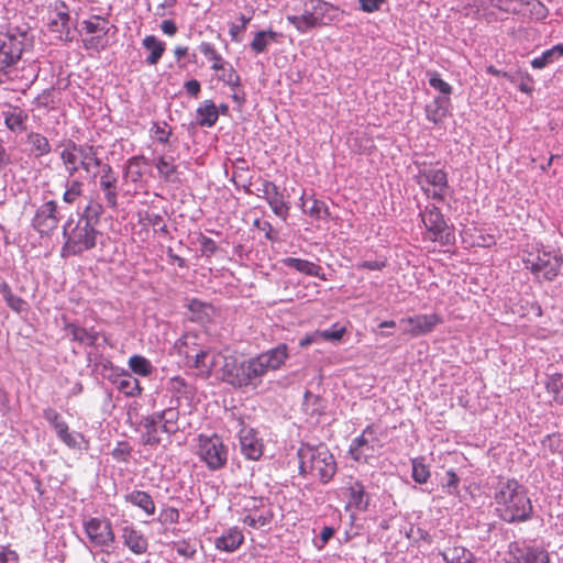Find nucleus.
<instances>
[{
  "instance_id": "nucleus-38",
  "label": "nucleus",
  "mask_w": 563,
  "mask_h": 563,
  "mask_svg": "<svg viewBox=\"0 0 563 563\" xmlns=\"http://www.w3.org/2000/svg\"><path fill=\"white\" fill-rule=\"evenodd\" d=\"M441 554L445 563H471L474 559L470 550L460 545L449 547Z\"/></svg>"
},
{
  "instance_id": "nucleus-11",
  "label": "nucleus",
  "mask_w": 563,
  "mask_h": 563,
  "mask_svg": "<svg viewBox=\"0 0 563 563\" xmlns=\"http://www.w3.org/2000/svg\"><path fill=\"white\" fill-rule=\"evenodd\" d=\"M417 184L427 197L439 202L444 201L445 192L449 189L448 174L439 168H423L417 175Z\"/></svg>"
},
{
  "instance_id": "nucleus-25",
  "label": "nucleus",
  "mask_w": 563,
  "mask_h": 563,
  "mask_svg": "<svg viewBox=\"0 0 563 563\" xmlns=\"http://www.w3.org/2000/svg\"><path fill=\"white\" fill-rule=\"evenodd\" d=\"M300 207L302 212L317 220H327L330 217L329 208L322 200L317 199L313 195L300 197Z\"/></svg>"
},
{
  "instance_id": "nucleus-8",
  "label": "nucleus",
  "mask_w": 563,
  "mask_h": 563,
  "mask_svg": "<svg viewBox=\"0 0 563 563\" xmlns=\"http://www.w3.org/2000/svg\"><path fill=\"white\" fill-rule=\"evenodd\" d=\"M196 361L190 363V367L197 369V375L207 379L213 374H220L222 380H225L227 371L230 367L231 355H225L221 351L206 346L200 354H196Z\"/></svg>"
},
{
  "instance_id": "nucleus-10",
  "label": "nucleus",
  "mask_w": 563,
  "mask_h": 563,
  "mask_svg": "<svg viewBox=\"0 0 563 563\" xmlns=\"http://www.w3.org/2000/svg\"><path fill=\"white\" fill-rule=\"evenodd\" d=\"M82 526L90 543L109 554L115 541L110 520L91 517Z\"/></svg>"
},
{
  "instance_id": "nucleus-9",
  "label": "nucleus",
  "mask_w": 563,
  "mask_h": 563,
  "mask_svg": "<svg viewBox=\"0 0 563 563\" xmlns=\"http://www.w3.org/2000/svg\"><path fill=\"white\" fill-rule=\"evenodd\" d=\"M103 211L99 202L90 201L82 213V219L74 231L73 241L75 244H82L84 246H96L100 241L98 240L100 233L95 229V224L99 222V218ZM103 242H101L102 244Z\"/></svg>"
},
{
  "instance_id": "nucleus-27",
  "label": "nucleus",
  "mask_w": 563,
  "mask_h": 563,
  "mask_svg": "<svg viewBox=\"0 0 563 563\" xmlns=\"http://www.w3.org/2000/svg\"><path fill=\"white\" fill-rule=\"evenodd\" d=\"M124 500L140 508L146 516H153L156 511L153 497L147 492L133 489L124 495Z\"/></svg>"
},
{
  "instance_id": "nucleus-64",
  "label": "nucleus",
  "mask_w": 563,
  "mask_h": 563,
  "mask_svg": "<svg viewBox=\"0 0 563 563\" xmlns=\"http://www.w3.org/2000/svg\"><path fill=\"white\" fill-rule=\"evenodd\" d=\"M243 508L249 514H260L265 510L264 500L262 498L249 497L244 499Z\"/></svg>"
},
{
  "instance_id": "nucleus-52",
  "label": "nucleus",
  "mask_w": 563,
  "mask_h": 563,
  "mask_svg": "<svg viewBox=\"0 0 563 563\" xmlns=\"http://www.w3.org/2000/svg\"><path fill=\"white\" fill-rule=\"evenodd\" d=\"M306 7L311 14L316 16V20L320 25L323 24V19L328 11L332 9V5L323 0H310Z\"/></svg>"
},
{
  "instance_id": "nucleus-34",
  "label": "nucleus",
  "mask_w": 563,
  "mask_h": 563,
  "mask_svg": "<svg viewBox=\"0 0 563 563\" xmlns=\"http://www.w3.org/2000/svg\"><path fill=\"white\" fill-rule=\"evenodd\" d=\"M54 430L57 438L69 449H80L81 442L85 441L81 433L69 431L66 421L55 426Z\"/></svg>"
},
{
  "instance_id": "nucleus-45",
  "label": "nucleus",
  "mask_w": 563,
  "mask_h": 563,
  "mask_svg": "<svg viewBox=\"0 0 563 563\" xmlns=\"http://www.w3.org/2000/svg\"><path fill=\"white\" fill-rule=\"evenodd\" d=\"M155 167L159 176L166 181H170L174 174L177 172V166L174 164V158L163 155L156 158Z\"/></svg>"
},
{
  "instance_id": "nucleus-33",
  "label": "nucleus",
  "mask_w": 563,
  "mask_h": 563,
  "mask_svg": "<svg viewBox=\"0 0 563 563\" xmlns=\"http://www.w3.org/2000/svg\"><path fill=\"white\" fill-rule=\"evenodd\" d=\"M279 37L280 34L273 30L258 31L254 34L250 47L255 54H262L267 51L272 43L278 42Z\"/></svg>"
},
{
  "instance_id": "nucleus-19",
  "label": "nucleus",
  "mask_w": 563,
  "mask_h": 563,
  "mask_svg": "<svg viewBox=\"0 0 563 563\" xmlns=\"http://www.w3.org/2000/svg\"><path fill=\"white\" fill-rule=\"evenodd\" d=\"M206 346L201 342V338L192 332H187L180 336L175 343L177 353L186 358L187 365L196 361V354L202 353Z\"/></svg>"
},
{
  "instance_id": "nucleus-56",
  "label": "nucleus",
  "mask_w": 563,
  "mask_h": 563,
  "mask_svg": "<svg viewBox=\"0 0 563 563\" xmlns=\"http://www.w3.org/2000/svg\"><path fill=\"white\" fill-rule=\"evenodd\" d=\"M173 549L177 552L178 555L185 559H192L197 552L196 544L190 540L174 542Z\"/></svg>"
},
{
  "instance_id": "nucleus-7",
  "label": "nucleus",
  "mask_w": 563,
  "mask_h": 563,
  "mask_svg": "<svg viewBox=\"0 0 563 563\" xmlns=\"http://www.w3.org/2000/svg\"><path fill=\"white\" fill-rule=\"evenodd\" d=\"M421 220L426 227L424 240L440 243L441 245L454 244V234L446 224L440 209L430 203L420 212Z\"/></svg>"
},
{
  "instance_id": "nucleus-62",
  "label": "nucleus",
  "mask_w": 563,
  "mask_h": 563,
  "mask_svg": "<svg viewBox=\"0 0 563 563\" xmlns=\"http://www.w3.org/2000/svg\"><path fill=\"white\" fill-rule=\"evenodd\" d=\"M251 16H246L244 14H240L239 16V20L241 22V24H231L230 27H229V34L231 36V40L233 42H240L241 38L239 37V34L241 32H243L245 29H246V25L250 23L251 21Z\"/></svg>"
},
{
  "instance_id": "nucleus-15",
  "label": "nucleus",
  "mask_w": 563,
  "mask_h": 563,
  "mask_svg": "<svg viewBox=\"0 0 563 563\" xmlns=\"http://www.w3.org/2000/svg\"><path fill=\"white\" fill-rule=\"evenodd\" d=\"M59 218L57 216V203L54 200L44 202L35 212L33 227L40 234H48L57 229Z\"/></svg>"
},
{
  "instance_id": "nucleus-2",
  "label": "nucleus",
  "mask_w": 563,
  "mask_h": 563,
  "mask_svg": "<svg viewBox=\"0 0 563 563\" xmlns=\"http://www.w3.org/2000/svg\"><path fill=\"white\" fill-rule=\"evenodd\" d=\"M299 473L302 476L318 478L325 484L336 473V462L325 444L311 445L301 443L297 451Z\"/></svg>"
},
{
  "instance_id": "nucleus-4",
  "label": "nucleus",
  "mask_w": 563,
  "mask_h": 563,
  "mask_svg": "<svg viewBox=\"0 0 563 563\" xmlns=\"http://www.w3.org/2000/svg\"><path fill=\"white\" fill-rule=\"evenodd\" d=\"M26 46V33L8 32L0 34V76L10 78Z\"/></svg>"
},
{
  "instance_id": "nucleus-58",
  "label": "nucleus",
  "mask_w": 563,
  "mask_h": 563,
  "mask_svg": "<svg viewBox=\"0 0 563 563\" xmlns=\"http://www.w3.org/2000/svg\"><path fill=\"white\" fill-rule=\"evenodd\" d=\"M429 84L432 88L443 93V97H449L452 93V86L444 81L437 71L430 74Z\"/></svg>"
},
{
  "instance_id": "nucleus-16",
  "label": "nucleus",
  "mask_w": 563,
  "mask_h": 563,
  "mask_svg": "<svg viewBox=\"0 0 563 563\" xmlns=\"http://www.w3.org/2000/svg\"><path fill=\"white\" fill-rule=\"evenodd\" d=\"M69 20L68 7L65 2L59 1L56 2L54 9L48 12L46 24L51 32L58 33L60 40L68 41L70 40Z\"/></svg>"
},
{
  "instance_id": "nucleus-57",
  "label": "nucleus",
  "mask_w": 563,
  "mask_h": 563,
  "mask_svg": "<svg viewBox=\"0 0 563 563\" xmlns=\"http://www.w3.org/2000/svg\"><path fill=\"white\" fill-rule=\"evenodd\" d=\"M345 333V328L334 324L331 329L317 331V335H320V340L336 342L340 341Z\"/></svg>"
},
{
  "instance_id": "nucleus-6",
  "label": "nucleus",
  "mask_w": 563,
  "mask_h": 563,
  "mask_svg": "<svg viewBox=\"0 0 563 563\" xmlns=\"http://www.w3.org/2000/svg\"><path fill=\"white\" fill-rule=\"evenodd\" d=\"M382 432L374 426L368 424L362 433L354 438L349 448L352 460L360 463H371L376 459L383 448Z\"/></svg>"
},
{
  "instance_id": "nucleus-41",
  "label": "nucleus",
  "mask_w": 563,
  "mask_h": 563,
  "mask_svg": "<svg viewBox=\"0 0 563 563\" xmlns=\"http://www.w3.org/2000/svg\"><path fill=\"white\" fill-rule=\"evenodd\" d=\"M302 409L307 416L318 417L323 410L322 399L307 390L303 396Z\"/></svg>"
},
{
  "instance_id": "nucleus-63",
  "label": "nucleus",
  "mask_w": 563,
  "mask_h": 563,
  "mask_svg": "<svg viewBox=\"0 0 563 563\" xmlns=\"http://www.w3.org/2000/svg\"><path fill=\"white\" fill-rule=\"evenodd\" d=\"M460 478L453 471L446 472V479L442 484L443 489L449 495H456L459 493Z\"/></svg>"
},
{
  "instance_id": "nucleus-14",
  "label": "nucleus",
  "mask_w": 563,
  "mask_h": 563,
  "mask_svg": "<svg viewBox=\"0 0 563 563\" xmlns=\"http://www.w3.org/2000/svg\"><path fill=\"white\" fill-rule=\"evenodd\" d=\"M442 322V318L437 313L416 314L400 320V324L405 325L404 333L409 334L412 338L430 333Z\"/></svg>"
},
{
  "instance_id": "nucleus-49",
  "label": "nucleus",
  "mask_w": 563,
  "mask_h": 563,
  "mask_svg": "<svg viewBox=\"0 0 563 563\" xmlns=\"http://www.w3.org/2000/svg\"><path fill=\"white\" fill-rule=\"evenodd\" d=\"M66 190L63 195V201L68 205H74L82 195V181L78 179L67 180Z\"/></svg>"
},
{
  "instance_id": "nucleus-21",
  "label": "nucleus",
  "mask_w": 563,
  "mask_h": 563,
  "mask_svg": "<svg viewBox=\"0 0 563 563\" xmlns=\"http://www.w3.org/2000/svg\"><path fill=\"white\" fill-rule=\"evenodd\" d=\"M140 426L144 429L141 435L143 445L157 446L162 442V421L155 412L142 418Z\"/></svg>"
},
{
  "instance_id": "nucleus-59",
  "label": "nucleus",
  "mask_w": 563,
  "mask_h": 563,
  "mask_svg": "<svg viewBox=\"0 0 563 563\" xmlns=\"http://www.w3.org/2000/svg\"><path fill=\"white\" fill-rule=\"evenodd\" d=\"M221 70H222V75H221L220 79L224 84H227L228 86H230L232 88L240 87L241 78L231 65H229L228 68L225 66H223V69H221Z\"/></svg>"
},
{
  "instance_id": "nucleus-3",
  "label": "nucleus",
  "mask_w": 563,
  "mask_h": 563,
  "mask_svg": "<svg viewBox=\"0 0 563 563\" xmlns=\"http://www.w3.org/2000/svg\"><path fill=\"white\" fill-rule=\"evenodd\" d=\"M265 375L263 365L257 356L241 363H238L236 358L232 356L224 382L235 388L251 387L255 389L260 386Z\"/></svg>"
},
{
  "instance_id": "nucleus-28",
  "label": "nucleus",
  "mask_w": 563,
  "mask_h": 563,
  "mask_svg": "<svg viewBox=\"0 0 563 563\" xmlns=\"http://www.w3.org/2000/svg\"><path fill=\"white\" fill-rule=\"evenodd\" d=\"M450 106V97H435L424 108L427 119L434 124L440 123L448 115Z\"/></svg>"
},
{
  "instance_id": "nucleus-22",
  "label": "nucleus",
  "mask_w": 563,
  "mask_h": 563,
  "mask_svg": "<svg viewBox=\"0 0 563 563\" xmlns=\"http://www.w3.org/2000/svg\"><path fill=\"white\" fill-rule=\"evenodd\" d=\"M101 172L100 188L104 194V199L108 206L115 209L118 206L117 177L109 164H103Z\"/></svg>"
},
{
  "instance_id": "nucleus-35",
  "label": "nucleus",
  "mask_w": 563,
  "mask_h": 563,
  "mask_svg": "<svg viewBox=\"0 0 563 563\" xmlns=\"http://www.w3.org/2000/svg\"><path fill=\"white\" fill-rule=\"evenodd\" d=\"M198 124L200 126L211 128L219 118V110L211 100H205L197 109Z\"/></svg>"
},
{
  "instance_id": "nucleus-60",
  "label": "nucleus",
  "mask_w": 563,
  "mask_h": 563,
  "mask_svg": "<svg viewBox=\"0 0 563 563\" xmlns=\"http://www.w3.org/2000/svg\"><path fill=\"white\" fill-rule=\"evenodd\" d=\"M132 452L131 445L126 441L118 442L112 451V457L118 462H126Z\"/></svg>"
},
{
  "instance_id": "nucleus-12",
  "label": "nucleus",
  "mask_w": 563,
  "mask_h": 563,
  "mask_svg": "<svg viewBox=\"0 0 563 563\" xmlns=\"http://www.w3.org/2000/svg\"><path fill=\"white\" fill-rule=\"evenodd\" d=\"M505 563H550V556L542 545L515 541L508 545Z\"/></svg>"
},
{
  "instance_id": "nucleus-54",
  "label": "nucleus",
  "mask_w": 563,
  "mask_h": 563,
  "mask_svg": "<svg viewBox=\"0 0 563 563\" xmlns=\"http://www.w3.org/2000/svg\"><path fill=\"white\" fill-rule=\"evenodd\" d=\"M545 389L549 394L553 395L555 400H560L561 391L563 390V375L553 374L547 378Z\"/></svg>"
},
{
  "instance_id": "nucleus-55",
  "label": "nucleus",
  "mask_w": 563,
  "mask_h": 563,
  "mask_svg": "<svg viewBox=\"0 0 563 563\" xmlns=\"http://www.w3.org/2000/svg\"><path fill=\"white\" fill-rule=\"evenodd\" d=\"M180 518L179 510L175 507L164 506L157 517V521L162 525L178 523Z\"/></svg>"
},
{
  "instance_id": "nucleus-23",
  "label": "nucleus",
  "mask_w": 563,
  "mask_h": 563,
  "mask_svg": "<svg viewBox=\"0 0 563 563\" xmlns=\"http://www.w3.org/2000/svg\"><path fill=\"white\" fill-rule=\"evenodd\" d=\"M257 357L263 365L265 374H267L268 371H276L280 368L288 358L287 345L278 344L276 347L257 355Z\"/></svg>"
},
{
  "instance_id": "nucleus-46",
  "label": "nucleus",
  "mask_w": 563,
  "mask_h": 563,
  "mask_svg": "<svg viewBox=\"0 0 563 563\" xmlns=\"http://www.w3.org/2000/svg\"><path fill=\"white\" fill-rule=\"evenodd\" d=\"M273 518L271 509H265L261 511L260 514H247L243 517L242 521L244 525L258 529L262 527L267 526Z\"/></svg>"
},
{
  "instance_id": "nucleus-40",
  "label": "nucleus",
  "mask_w": 563,
  "mask_h": 563,
  "mask_svg": "<svg viewBox=\"0 0 563 563\" xmlns=\"http://www.w3.org/2000/svg\"><path fill=\"white\" fill-rule=\"evenodd\" d=\"M117 387L120 393L128 397H136L142 391L140 382L129 374H124L118 379Z\"/></svg>"
},
{
  "instance_id": "nucleus-24",
  "label": "nucleus",
  "mask_w": 563,
  "mask_h": 563,
  "mask_svg": "<svg viewBox=\"0 0 563 563\" xmlns=\"http://www.w3.org/2000/svg\"><path fill=\"white\" fill-rule=\"evenodd\" d=\"M91 156V145L77 144L71 140L66 143L59 155L63 164H79L80 158L87 159Z\"/></svg>"
},
{
  "instance_id": "nucleus-20",
  "label": "nucleus",
  "mask_w": 563,
  "mask_h": 563,
  "mask_svg": "<svg viewBox=\"0 0 563 563\" xmlns=\"http://www.w3.org/2000/svg\"><path fill=\"white\" fill-rule=\"evenodd\" d=\"M5 128L15 134L26 131L29 114L21 107L15 104H5L1 112Z\"/></svg>"
},
{
  "instance_id": "nucleus-44",
  "label": "nucleus",
  "mask_w": 563,
  "mask_h": 563,
  "mask_svg": "<svg viewBox=\"0 0 563 563\" xmlns=\"http://www.w3.org/2000/svg\"><path fill=\"white\" fill-rule=\"evenodd\" d=\"M147 158L142 155L131 157L128 161V166L124 175L125 178L130 179L133 183L141 180L143 177L141 164H147Z\"/></svg>"
},
{
  "instance_id": "nucleus-1",
  "label": "nucleus",
  "mask_w": 563,
  "mask_h": 563,
  "mask_svg": "<svg viewBox=\"0 0 563 563\" xmlns=\"http://www.w3.org/2000/svg\"><path fill=\"white\" fill-rule=\"evenodd\" d=\"M495 511L507 523L531 519L533 507L528 489L514 478H500L494 487Z\"/></svg>"
},
{
  "instance_id": "nucleus-18",
  "label": "nucleus",
  "mask_w": 563,
  "mask_h": 563,
  "mask_svg": "<svg viewBox=\"0 0 563 563\" xmlns=\"http://www.w3.org/2000/svg\"><path fill=\"white\" fill-rule=\"evenodd\" d=\"M239 443L242 454L249 460H258L263 454V442L257 432L250 427L243 426L239 431Z\"/></svg>"
},
{
  "instance_id": "nucleus-39",
  "label": "nucleus",
  "mask_w": 563,
  "mask_h": 563,
  "mask_svg": "<svg viewBox=\"0 0 563 563\" xmlns=\"http://www.w3.org/2000/svg\"><path fill=\"white\" fill-rule=\"evenodd\" d=\"M287 21L292 24L300 33H306L309 30L320 25L317 22L316 16L311 14L307 7L301 15H288Z\"/></svg>"
},
{
  "instance_id": "nucleus-17",
  "label": "nucleus",
  "mask_w": 563,
  "mask_h": 563,
  "mask_svg": "<svg viewBox=\"0 0 563 563\" xmlns=\"http://www.w3.org/2000/svg\"><path fill=\"white\" fill-rule=\"evenodd\" d=\"M123 545L136 555L144 554L148 549V541L144 533L132 522L124 521L120 529Z\"/></svg>"
},
{
  "instance_id": "nucleus-29",
  "label": "nucleus",
  "mask_w": 563,
  "mask_h": 563,
  "mask_svg": "<svg viewBox=\"0 0 563 563\" xmlns=\"http://www.w3.org/2000/svg\"><path fill=\"white\" fill-rule=\"evenodd\" d=\"M349 504L347 507L355 508L358 511H364L368 507V495L365 492L364 485L360 481H353L347 487Z\"/></svg>"
},
{
  "instance_id": "nucleus-32",
  "label": "nucleus",
  "mask_w": 563,
  "mask_h": 563,
  "mask_svg": "<svg viewBox=\"0 0 563 563\" xmlns=\"http://www.w3.org/2000/svg\"><path fill=\"white\" fill-rule=\"evenodd\" d=\"M273 212L283 220H286L289 213V203L285 200L279 188L272 187L267 196L264 197Z\"/></svg>"
},
{
  "instance_id": "nucleus-31",
  "label": "nucleus",
  "mask_w": 563,
  "mask_h": 563,
  "mask_svg": "<svg viewBox=\"0 0 563 563\" xmlns=\"http://www.w3.org/2000/svg\"><path fill=\"white\" fill-rule=\"evenodd\" d=\"M142 45L148 51L145 63L150 66L156 65L166 49V44L155 35H146L142 41Z\"/></svg>"
},
{
  "instance_id": "nucleus-13",
  "label": "nucleus",
  "mask_w": 563,
  "mask_h": 563,
  "mask_svg": "<svg viewBox=\"0 0 563 563\" xmlns=\"http://www.w3.org/2000/svg\"><path fill=\"white\" fill-rule=\"evenodd\" d=\"M198 455L210 470H219L227 463L228 450L218 435H200Z\"/></svg>"
},
{
  "instance_id": "nucleus-36",
  "label": "nucleus",
  "mask_w": 563,
  "mask_h": 563,
  "mask_svg": "<svg viewBox=\"0 0 563 563\" xmlns=\"http://www.w3.org/2000/svg\"><path fill=\"white\" fill-rule=\"evenodd\" d=\"M159 420L162 421V432L167 434H175L179 430L178 419L179 411L176 407H168L162 411H156Z\"/></svg>"
},
{
  "instance_id": "nucleus-47",
  "label": "nucleus",
  "mask_w": 563,
  "mask_h": 563,
  "mask_svg": "<svg viewBox=\"0 0 563 563\" xmlns=\"http://www.w3.org/2000/svg\"><path fill=\"white\" fill-rule=\"evenodd\" d=\"M199 51L211 62H213L211 68L213 70L219 71L223 69V66L227 63L223 60L222 56L216 51L214 46L208 42H201L199 45Z\"/></svg>"
},
{
  "instance_id": "nucleus-51",
  "label": "nucleus",
  "mask_w": 563,
  "mask_h": 563,
  "mask_svg": "<svg viewBox=\"0 0 563 563\" xmlns=\"http://www.w3.org/2000/svg\"><path fill=\"white\" fill-rule=\"evenodd\" d=\"M286 264L289 267H294L298 272H301V273H305V274L311 275V276L318 275V272L320 269V267L318 265H316L314 263L306 261V260H300V258L290 257L286 261Z\"/></svg>"
},
{
  "instance_id": "nucleus-43",
  "label": "nucleus",
  "mask_w": 563,
  "mask_h": 563,
  "mask_svg": "<svg viewBox=\"0 0 563 563\" xmlns=\"http://www.w3.org/2000/svg\"><path fill=\"white\" fill-rule=\"evenodd\" d=\"M129 366L134 374L143 377L150 376L154 371L152 363L142 355H132L129 358Z\"/></svg>"
},
{
  "instance_id": "nucleus-26",
  "label": "nucleus",
  "mask_w": 563,
  "mask_h": 563,
  "mask_svg": "<svg viewBox=\"0 0 563 563\" xmlns=\"http://www.w3.org/2000/svg\"><path fill=\"white\" fill-rule=\"evenodd\" d=\"M244 541V536L239 528L233 527L228 529L222 536L216 538L214 547L219 551L234 552Z\"/></svg>"
},
{
  "instance_id": "nucleus-42",
  "label": "nucleus",
  "mask_w": 563,
  "mask_h": 563,
  "mask_svg": "<svg viewBox=\"0 0 563 563\" xmlns=\"http://www.w3.org/2000/svg\"><path fill=\"white\" fill-rule=\"evenodd\" d=\"M69 332L73 336V340L86 345H95L98 340V333L93 329L87 330L85 328L71 324L69 325Z\"/></svg>"
},
{
  "instance_id": "nucleus-5",
  "label": "nucleus",
  "mask_w": 563,
  "mask_h": 563,
  "mask_svg": "<svg viewBox=\"0 0 563 563\" xmlns=\"http://www.w3.org/2000/svg\"><path fill=\"white\" fill-rule=\"evenodd\" d=\"M523 263L537 277L552 280L560 271L563 257L560 249H532L523 258Z\"/></svg>"
},
{
  "instance_id": "nucleus-50",
  "label": "nucleus",
  "mask_w": 563,
  "mask_h": 563,
  "mask_svg": "<svg viewBox=\"0 0 563 563\" xmlns=\"http://www.w3.org/2000/svg\"><path fill=\"white\" fill-rule=\"evenodd\" d=\"M413 481L418 484H426L430 478V470L424 464L423 457H415L411 460Z\"/></svg>"
},
{
  "instance_id": "nucleus-37",
  "label": "nucleus",
  "mask_w": 563,
  "mask_h": 563,
  "mask_svg": "<svg viewBox=\"0 0 563 563\" xmlns=\"http://www.w3.org/2000/svg\"><path fill=\"white\" fill-rule=\"evenodd\" d=\"M560 57H563V43L544 51L540 56L534 57L530 64L534 69H542L555 63Z\"/></svg>"
},
{
  "instance_id": "nucleus-30",
  "label": "nucleus",
  "mask_w": 563,
  "mask_h": 563,
  "mask_svg": "<svg viewBox=\"0 0 563 563\" xmlns=\"http://www.w3.org/2000/svg\"><path fill=\"white\" fill-rule=\"evenodd\" d=\"M26 144L30 155L40 158L52 152V145L46 136L38 132H30L26 135Z\"/></svg>"
},
{
  "instance_id": "nucleus-61",
  "label": "nucleus",
  "mask_w": 563,
  "mask_h": 563,
  "mask_svg": "<svg viewBox=\"0 0 563 563\" xmlns=\"http://www.w3.org/2000/svg\"><path fill=\"white\" fill-rule=\"evenodd\" d=\"M108 45V40L103 35H92L88 38L84 40V46L87 49H95L97 52H100L104 49Z\"/></svg>"
},
{
  "instance_id": "nucleus-53",
  "label": "nucleus",
  "mask_w": 563,
  "mask_h": 563,
  "mask_svg": "<svg viewBox=\"0 0 563 563\" xmlns=\"http://www.w3.org/2000/svg\"><path fill=\"white\" fill-rule=\"evenodd\" d=\"M150 132L157 142L162 144H167L169 142V137L173 133V130L168 126L166 122H153Z\"/></svg>"
},
{
  "instance_id": "nucleus-48",
  "label": "nucleus",
  "mask_w": 563,
  "mask_h": 563,
  "mask_svg": "<svg viewBox=\"0 0 563 563\" xmlns=\"http://www.w3.org/2000/svg\"><path fill=\"white\" fill-rule=\"evenodd\" d=\"M82 27L89 34H99L107 36L109 32L108 20L99 15H95L92 20H85L81 22Z\"/></svg>"
}]
</instances>
